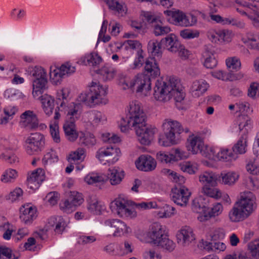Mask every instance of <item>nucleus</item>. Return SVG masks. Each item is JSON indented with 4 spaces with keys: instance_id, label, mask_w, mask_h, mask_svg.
I'll use <instances>...</instances> for the list:
<instances>
[{
    "instance_id": "39",
    "label": "nucleus",
    "mask_w": 259,
    "mask_h": 259,
    "mask_svg": "<svg viewBox=\"0 0 259 259\" xmlns=\"http://www.w3.org/2000/svg\"><path fill=\"white\" fill-rule=\"evenodd\" d=\"M223 210L222 205L220 203H217L211 208H207L206 212H204V220H207L211 217H214L221 213Z\"/></svg>"
},
{
    "instance_id": "37",
    "label": "nucleus",
    "mask_w": 259,
    "mask_h": 259,
    "mask_svg": "<svg viewBox=\"0 0 259 259\" xmlns=\"http://www.w3.org/2000/svg\"><path fill=\"white\" fill-rule=\"evenodd\" d=\"M97 73L102 75L104 80H110L114 77L116 70L111 66L107 65L98 70Z\"/></svg>"
},
{
    "instance_id": "40",
    "label": "nucleus",
    "mask_w": 259,
    "mask_h": 259,
    "mask_svg": "<svg viewBox=\"0 0 259 259\" xmlns=\"http://www.w3.org/2000/svg\"><path fill=\"white\" fill-rule=\"evenodd\" d=\"M210 18L212 20L222 24H232L233 25L236 26L240 25L241 24V22L237 21L233 18H223L219 15H211Z\"/></svg>"
},
{
    "instance_id": "38",
    "label": "nucleus",
    "mask_w": 259,
    "mask_h": 259,
    "mask_svg": "<svg viewBox=\"0 0 259 259\" xmlns=\"http://www.w3.org/2000/svg\"><path fill=\"white\" fill-rule=\"evenodd\" d=\"M218 156L220 160L224 161H232L238 158V156L234 154L232 150L228 149H222L218 153Z\"/></svg>"
},
{
    "instance_id": "24",
    "label": "nucleus",
    "mask_w": 259,
    "mask_h": 259,
    "mask_svg": "<svg viewBox=\"0 0 259 259\" xmlns=\"http://www.w3.org/2000/svg\"><path fill=\"white\" fill-rule=\"evenodd\" d=\"M144 75H148L149 77L155 78L160 74V68L155 58H148L145 61Z\"/></svg>"
},
{
    "instance_id": "4",
    "label": "nucleus",
    "mask_w": 259,
    "mask_h": 259,
    "mask_svg": "<svg viewBox=\"0 0 259 259\" xmlns=\"http://www.w3.org/2000/svg\"><path fill=\"white\" fill-rule=\"evenodd\" d=\"M163 135H160L159 144L164 147H168L177 143L176 137L183 131L180 122L175 120H165L162 124Z\"/></svg>"
},
{
    "instance_id": "23",
    "label": "nucleus",
    "mask_w": 259,
    "mask_h": 259,
    "mask_svg": "<svg viewBox=\"0 0 259 259\" xmlns=\"http://www.w3.org/2000/svg\"><path fill=\"white\" fill-rule=\"evenodd\" d=\"M20 117L25 127L30 130H34L38 127V120L37 116L32 111H26Z\"/></svg>"
},
{
    "instance_id": "57",
    "label": "nucleus",
    "mask_w": 259,
    "mask_h": 259,
    "mask_svg": "<svg viewBox=\"0 0 259 259\" xmlns=\"http://www.w3.org/2000/svg\"><path fill=\"white\" fill-rule=\"evenodd\" d=\"M176 36L173 34H170L168 36L165 37L164 38L161 39V44L162 45L163 48H166L168 50V48L171 46L175 39Z\"/></svg>"
},
{
    "instance_id": "51",
    "label": "nucleus",
    "mask_w": 259,
    "mask_h": 259,
    "mask_svg": "<svg viewBox=\"0 0 259 259\" xmlns=\"http://www.w3.org/2000/svg\"><path fill=\"white\" fill-rule=\"evenodd\" d=\"M180 36L184 39H192L198 37L199 32L197 30L193 31L191 29H185L180 31Z\"/></svg>"
},
{
    "instance_id": "18",
    "label": "nucleus",
    "mask_w": 259,
    "mask_h": 259,
    "mask_svg": "<svg viewBox=\"0 0 259 259\" xmlns=\"http://www.w3.org/2000/svg\"><path fill=\"white\" fill-rule=\"evenodd\" d=\"M120 154V150L115 145H111L106 148H101L97 152L96 157L100 160H103L105 157L108 160L118 159L117 157Z\"/></svg>"
},
{
    "instance_id": "42",
    "label": "nucleus",
    "mask_w": 259,
    "mask_h": 259,
    "mask_svg": "<svg viewBox=\"0 0 259 259\" xmlns=\"http://www.w3.org/2000/svg\"><path fill=\"white\" fill-rule=\"evenodd\" d=\"M212 187L204 185L202 188V192L207 197L218 199L221 197V192L218 189Z\"/></svg>"
},
{
    "instance_id": "62",
    "label": "nucleus",
    "mask_w": 259,
    "mask_h": 259,
    "mask_svg": "<svg viewBox=\"0 0 259 259\" xmlns=\"http://www.w3.org/2000/svg\"><path fill=\"white\" fill-rule=\"evenodd\" d=\"M17 176V172L15 169H9L6 171V173L3 176L2 181L5 183L10 182L9 179H7L5 177H9V178L15 179Z\"/></svg>"
},
{
    "instance_id": "63",
    "label": "nucleus",
    "mask_w": 259,
    "mask_h": 259,
    "mask_svg": "<svg viewBox=\"0 0 259 259\" xmlns=\"http://www.w3.org/2000/svg\"><path fill=\"white\" fill-rule=\"evenodd\" d=\"M172 154H174V156L175 157L174 159V161H178L182 159L187 158L188 157V155L185 152L181 151L180 149L178 148L175 149L174 150V153Z\"/></svg>"
},
{
    "instance_id": "60",
    "label": "nucleus",
    "mask_w": 259,
    "mask_h": 259,
    "mask_svg": "<svg viewBox=\"0 0 259 259\" xmlns=\"http://www.w3.org/2000/svg\"><path fill=\"white\" fill-rule=\"evenodd\" d=\"M217 65V61L215 59L213 55L207 57L204 62V65L207 68L212 69L215 67Z\"/></svg>"
},
{
    "instance_id": "2",
    "label": "nucleus",
    "mask_w": 259,
    "mask_h": 259,
    "mask_svg": "<svg viewBox=\"0 0 259 259\" xmlns=\"http://www.w3.org/2000/svg\"><path fill=\"white\" fill-rule=\"evenodd\" d=\"M255 197L253 193L247 191L241 195L229 213L231 221L237 222L247 218L253 209Z\"/></svg>"
},
{
    "instance_id": "61",
    "label": "nucleus",
    "mask_w": 259,
    "mask_h": 259,
    "mask_svg": "<svg viewBox=\"0 0 259 259\" xmlns=\"http://www.w3.org/2000/svg\"><path fill=\"white\" fill-rule=\"evenodd\" d=\"M66 224L64 219L61 217H58V221L55 226V231L59 234H61L65 230Z\"/></svg>"
},
{
    "instance_id": "14",
    "label": "nucleus",
    "mask_w": 259,
    "mask_h": 259,
    "mask_svg": "<svg viewBox=\"0 0 259 259\" xmlns=\"http://www.w3.org/2000/svg\"><path fill=\"white\" fill-rule=\"evenodd\" d=\"M191 193L184 186L176 185L171 190L172 200L177 205L186 206L188 202Z\"/></svg>"
},
{
    "instance_id": "64",
    "label": "nucleus",
    "mask_w": 259,
    "mask_h": 259,
    "mask_svg": "<svg viewBox=\"0 0 259 259\" xmlns=\"http://www.w3.org/2000/svg\"><path fill=\"white\" fill-rule=\"evenodd\" d=\"M171 45V46L168 48V50L172 53L178 52L183 48V45L176 38Z\"/></svg>"
},
{
    "instance_id": "26",
    "label": "nucleus",
    "mask_w": 259,
    "mask_h": 259,
    "mask_svg": "<svg viewBox=\"0 0 259 259\" xmlns=\"http://www.w3.org/2000/svg\"><path fill=\"white\" fill-rule=\"evenodd\" d=\"M38 99L41 101L45 113L48 116L51 115L54 110V98L48 94H45L39 97Z\"/></svg>"
},
{
    "instance_id": "50",
    "label": "nucleus",
    "mask_w": 259,
    "mask_h": 259,
    "mask_svg": "<svg viewBox=\"0 0 259 259\" xmlns=\"http://www.w3.org/2000/svg\"><path fill=\"white\" fill-rule=\"evenodd\" d=\"M19 256H17L12 253V250L11 248L1 246V257L0 259H18Z\"/></svg>"
},
{
    "instance_id": "48",
    "label": "nucleus",
    "mask_w": 259,
    "mask_h": 259,
    "mask_svg": "<svg viewBox=\"0 0 259 259\" xmlns=\"http://www.w3.org/2000/svg\"><path fill=\"white\" fill-rule=\"evenodd\" d=\"M89 64L95 66L99 64L102 61V59L97 53L93 52L85 56Z\"/></svg>"
},
{
    "instance_id": "6",
    "label": "nucleus",
    "mask_w": 259,
    "mask_h": 259,
    "mask_svg": "<svg viewBox=\"0 0 259 259\" xmlns=\"http://www.w3.org/2000/svg\"><path fill=\"white\" fill-rule=\"evenodd\" d=\"M31 74L33 77L32 95L34 97H36L48 88L47 72L42 67L36 66L31 71Z\"/></svg>"
},
{
    "instance_id": "21",
    "label": "nucleus",
    "mask_w": 259,
    "mask_h": 259,
    "mask_svg": "<svg viewBox=\"0 0 259 259\" xmlns=\"http://www.w3.org/2000/svg\"><path fill=\"white\" fill-rule=\"evenodd\" d=\"M176 87H171L170 91V98L174 97L176 106L179 109H184V100L185 98V93L181 89V85L179 81L177 79Z\"/></svg>"
},
{
    "instance_id": "46",
    "label": "nucleus",
    "mask_w": 259,
    "mask_h": 259,
    "mask_svg": "<svg viewBox=\"0 0 259 259\" xmlns=\"http://www.w3.org/2000/svg\"><path fill=\"white\" fill-rule=\"evenodd\" d=\"M96 139L93 134H88L86 136L83 135L79 137V143L81 145L86 146H92L96 144Z\"/></svg>"
},
{
    "instance_id": "13",
    "label": "nucleus",
    "mask_w": 259,
    "mask_h": 259,
    "mask_svg": "<svg viewBox=\"0 0 259 259\" xmlns=\"http://www.w3.org/2000/svg\"><path fill=\"white\" fill-rule=\"evenodd\" d=\"M26 150L29 155L34 152L41 151L45 144V137L43 135L39 133H32L26 140Z\"/></svg>"
},
{
    "instance_id": "33",
    "label": "nucleus",
    "mask_w": 259,
    "mask_h": 259,
    "mask_svg": "<svg viewBox=\"0 0 259 259\" xmlns=\"http://www.w3.org/2000/svg\"><path fill=\"white\" fill-rule=\"evenodd\" d=\"M218 175V183L229 186L234 184L238 178V175L234 172H223Z\"/></svg>"
},
{
    "instance_id": "52",
    "label": "nucleus",
    "mask_w": 259,
    "mask_h": 259,
    "mask_svg": "<svg viewBox=\"0 0 259 259\" xmlns=\"http://www.w3.org/2000/svg\"><path fill=\"white\" fill-rule=\"evenodd\" d=\"M84 150L82 148H78L76 151L70 154L68 159V161L75 162L76 160L82 159L84 158Z\"/></svg>"
},
{
    "instance_id": "58",
    "label": "nucleus",
    "mask_w": 259,
    "mask_h": 259,
    "mask_svg": "<svg viewBox=\"0 0 259 259\" xmlns=\"http://www.w3.org/2000/svg\"><path fill=\"white\" fill-rule=\"evenodd\" d=\"M141 46V44L136 40H127L125 41L123 43L121 44V47H124L125 50H127L129 48L135 49L137 47L139 48Z\"/></svg>"
},
{
    "instance_id": "25",
    "label": "nucleus",
    "mask_w": 259,
    "mask_h": 259,
    "mask_svg": "<svg viewBox=\"0 0 259 259\" xmlns=\"http://www.w3.org/2000/svg\"><path fill=\"white\" fill-rule=\"evenodd\" d=\"M192 23H190L187 17L182 12L179 11L176 12L173 16V18L170 21V19L168 21L172 23L175 25H180L182 26H188L192 25L196 22V18L194 16H192Z\"/></svg>"
},
{
    "instance_id": "59",
    "label": "nucleus",
    "mask_w": 259,
    "mask_h": 259,
    "mask_svg": "<svg viewBox=\"0 0 259 259\" xmlns=\"http://www.w3.org/2000/svg\"><path fill=\"white\" fill-rule=\"evenodd\" d=\"M9 37L7 31L2 28L0 29V46H6L9 43Z\"/></svg>"
},
{
    "instance_id": "17",
    "label": "nucleus",
    "mask_w": 259,
    "mask_h": 259,
    "mask_svg": "<svg viewBox=\"0 0 259 259\" xmlns=\"http://www.w3.org/2000/svg\"><path fill=\"white\" fill-rule=\"evenodd\" d=\"M137 168L144 171L153 170L156 166V162L154 158L148 154H143L136 160Z\"/></svg>"
},
{
    "instance_id": "55",
    "label": "nucleus",
    "mask_w": 259,
    "mask_h": 259,
    "mask_svg": "<svg viewBox=\"0 0 259 259\" xmlns=\"http://www.w3.org/2000/svg\"><path fill=\"white\" fill-rule=\"evenodd\" d=\"M50 133L51 134L52 137L53 139V140L56 143H59L60 142V138L59 135V127L58 125L54 124L52 125L51 124L50 126Z\"/></svg>"
},
{
    "instance_id": "32",
    "label": "nucleus",
    "mask_w": 259,
    "mask_h": 259,
    "mask_svg": "<svg viewBox=\"0 0 259 259\" xmlns=\"http://www.w3.org/2000/svg\"><path fill=\"white\" fill-rule=\"evenodd\" d=\"M20 44L25 50L28 51H32L39 48V43L35 37L26 36L21 40Z\"/></svg>"
},
{
    "instance_id": "41",
    "label": "nucleus",
    "mask_w": 259,
    "mask_h": 259,
    "mask_svg": "<svg viewBox=\"0 0 259 259\" xmlns=\"http://www.w3.org/2000/svg\"><path fill=\"white\" fill-rule=\"evenodd\" d=\"M143 52V51L141 49L138 51V58L134 62L132 59H129L126 64L130 66L131 69H136L142 67L144 62V56L142 55Z\"/></svg>"
},
{
    "instance_id": "53",
    "label": "nucleus",
    "mask_w": 259,
    "mask_h": 259,
    "mask_svg": "<svg viewBox=\"0 0 259 259\" xmlns=\"http://www.w3.org/2000/svg\"><path fill=\"white\" fill-rule=\"evenodd\" d=\"M226 65L229 68L237 71L241 67V62L239 59L233 57L226 60Z\"/></svg>"
},
{
    "instance_id": "19",
    "label": "nucleus",
    "mask_w": 259,
    "mask_h": 259,
    "mask_svg": "<svg viewBox=\"0 0 259 259\" xmlns=\"http://www.w3.org/2000/svg\"><path fill=\"white\" fill-rule=\"evenodd\" d=\"M188 140V144L187 145V148L188 151L192 152L193 154H196L198 152L201 153L205 157H207L208 155V150H210L213 154L214 153L212 150H210V148L208 149V147H204L203 143L200 140V138L195 137Z\"/></svg>"
},
{
    "instance_id": "30",
    "label": "nucleus",
    "mask_w": 259,
    "mask_h": 259,
    "mask_svg": "<svg viewBox=\"0 0 259 259\" xmlns=\"http://www.w3.org/2000/svg\"><path fill=\"white\" fill-rule=\"evenodd\" d=\"M200 247L206 250L215 252L224 251L226 249V245L224 243L211 239L210 242L202 240Z\"/></svg>"
},
{
    "instance_id": "8",
    "label": "nucleus",
    "mask_w": 259,
    "mask_h": 259,
    "mask_svg": "<svg viewBox=\"0 0 259 259\" xmlns=\"http://www.w3.org/2000/svg\"><path fill=\"white\" fill-rule=\"evenodd\" d=\"M67 119L63 125V130L66 139L70 142L75 141L78 137L75 122L79 117L78 110L70 109L67 114Z\"/></svg>"
},
{
    "instance_id": "1",
    "label": "nucleus",
    "mask_w": 259,
    "mask_h": 259,
    "mask_svg": "<svg viewBox=\"0 0 259 259\" xmlns=\"http://www.w3.org/2000/svg\"><path fill=\"white\" fill-rule=\"evenodd\" d=\"M126 117L122 118L119 125L122 132H126L130 126L134 128L138 140L143 145L148 146L153 140L156 128L146 123L147 117L139 102L131 103Z\"/></svg>"
},
{
    "instance_id": "22",
    "label": "nucleus",
    "mask_w": 259,
    "mask_h": 259,
    "mask_svg": "<svg viewBox=\"0 0 259 259\" xmlns=\"http://www.w3.org/2000/svg\"><path fill=\"white\" fill-rule=\"evenodd\" d=\"M20 212V218L25 224H31L37 217L36 209L29 205L22 206Z\"/></svg>"
},
{
    "instance_id": "20",
    "label": "nucleus",
    "mask_w": 259,
    "mask_h": 259,
    "mask_svg": "<svg viewBox=\"0 0 259 259\" xmlns=\"http://www.w3.org/2000/svg\"><path fill=\"white\" fill-rule=\"evenodd\" d=\"M178 242L183 246L188 245L195 240L193 230L189 226L183 227L177 234Z\"/></svg>"
},
{
    "instance_id": "29",
    "label": "nucleus",
    "mask_w": 259,
    "mask_h": 259,
    "mask_svg": "<svg viewBox=\"0 0 259 259\" xmlns=\"http://www.w3.org/2000/svg\"><path fill=\"white\" fill-rule=\"evenodd\" d=\"M88 210L94 214H100L105 209L104 206L99 204V202L95 196H90L87 199Z\"/></svg>"
},
{
    "instance_id": "45",
    "label": "nucleus",
    "mask_w": 259,
    "mask_h": 259,
    "mask_svg": "<svg viewBox=\"0 0 259 259\" xmlns=\"http://www.w3.org/2000/svg\"><path fill=\"white\" fill-rule=\"evenodd\" d=\"M175 158L173 154H168L162 151H159L156 154V159L160 163H170L174 161Z\"/></svg>"
},
{
    "instance_id": "54",
    "label": "nucleus",
    "mask_w": 259,
    "mask_h": 259,
    "mask_svg": "<svg viewBox=\"0 0 259 259\" xmlns=\"http://www.w3.org/2000/svg\"><path fill=\"white\" fill-rule=\"evenodd\" d=\"M23 190L20 188H16L13 191L6 196L7 200H10L13 202L19 199L23 195Z\"/></svg>"
},
{
    "instance_id": "43",
    "label": "nucleus",
    "mask_w": 259,
    "mask_h": 259,
    "mask_svg": "<svg viewBox=\"0 0 259 259\" xmlns=\"http://www.w3.org/2000/svg\"><path fill=\"white\" fill-rule=\"evenodd\" d=\"M42 161L44 165L51 167L58 162V158L56 153L52 151L45 155Z\"/></svg>"
},
{
    "instance_id": "5",
    "label": "nucleus",
    "mask_w": 259,
    "mask_h": 259,
    "mask_svg": "<svg viewBox=\"0 0 259 259\" xmlns=\"http://www.w3.org/2000/svg\"><path fill=\"white\" fill-rule=\"evenodd\" d=\"M148 236L154 244L164 249L171 251L175 248V243L168 238L164 227L158 223H153L151 226Z\"/></svg>"
},
{
    "instance_id": "35",
    "label": "nucleus",
    "mask_w": 259,
    "mask_h": 259,
    "mask_svg": "<svg viewBox=\"0 0 259 259\" xmlns=\"http://www.w3.org/2000/svg\"><path fill=\"white\" fill-rule=\"evenodd\" d=\"M239 128L240 131H243L244 134H247L251 126V120L246 115H239L238 118Z\"/></svg>"
},
{
    "instance_id": "36",
    "label": "nucleus",
    "mask_w": 259,
    "mask_h": 259,
    "mask_svg": "<svg viewBox=\"0 0 259 259\" xmlns=\"http://www.w3.org/2000/svg\"><path fill=\"white\" fill-rule=\"evenodd\" d=\"M247 140L246 138L241 137L237 142L232 147L234 154L238 156V154H244L247 150Z\"/></svg>"
},
{
    "instance_id": "7",
    "label": "nucleus",
    "mask_w": 259,
    "mask_h": 259,
    "mask_svg": "<svg viewBox=\"0 0 259 259\" xmlns=\"http://www.w3.org/2000/svg\"><path fill=\"white\" fill-rule=\"evenodd\" d=\"M177 83V79L174 77H170L168 83L161 79L157 80L154 88L155 99L164 102L169 101L170 99L171 87H176Z\"/></svg>"
},
{
    "instance_id": "16",
    "label": "nucleus",
    "mask_w": 259,
    "mask_h": 259,
    "mask_svg": "<svg viewBox=\"0 0 259 259\" xmlns=\"http://www.w3.org/2000/svg\"><path fill=\"white\" fill-rule=\"evenodd\" d=\"M112 208L115 205L116 206V213L121 217L134 218L136 216V212L132 209H130L126 203V201L123 199H116L112 202Z\"/></svg>"
},
{
    "instance_id": "34",
    "label": "nucleus",
    "mask_w": 259,
    "mask_h": 259,
    "mask_svg": "<svg viewBox=\"0 0 259 259\" xmlns=\"http://www.w3.org/2000/svg\"><path fill=\"white\" fill-rule=\"evenodd\" d=\"M162 45L161 40L158 41L157 40L152 39L149 41L148 44V50L152 55L161 57L162 55Z\"/></svg>"
},
{
    "instance_id": "15",
    "label": "nucleus",
    "mask_w": 259,
    "mask_h": 259,
    "mask_svg": "<svg viewBox=\"0 0 259 259\" xmlns=\"http://www.w3.org/2000/svg\"><path fill=\"white\" fill-rule=\"evenodd\" d=\"M83 199L78 192H73L68 199L60 204V208L64 211L69 212L75 209L76 207L82 203Z\"/></svg>"
},
{
    "instance_id": "44",
    "label": "nucleus",
    "mask_w": 259,
    "mask_h": 259,
    "mask_svg": "<svg viewBox=\"0 0 259 259\" xmlns=\"http://www.w3.org/2000/svg\"><path fill=\"white\" fill-rule=\"evenodd\" d=\"M107 178L102 175L98 174H89L84 178V181L88 184L91 185L96 183L104 182Z\"/></svg>"
},
{
    "instance_id": "28",
    "label": "nucleus",
    "mask_w": 259,
    "mask_h": 259,
    "mask_svg": "<svg viewBox=\"0 0 259 259\" xmlns=\"http://www.w3.org/2000/svg\"><path fill=\"white\" fill-rule=\"evenodd\" d=\"M119 167H113L108 169L107 178L112 185H116L120 183L124 177V172L119 170Z\"/></svg>"
},
{
    "instance_id": "31",
    "label": "nucleus",
    "mask_w": 259,
    "mask_h": 259,
    "mask_svg": "<svg viewBox=\"0 0 259 259\" xmlns=\"http://www.w3.org/2000/svg\"><path fill=\"white\" fill-rule=\"evenodd\" d=\"M218 178L219 177L218 174L212 171H205L199 176V181L208 186L214 187L218 183Z\"/></svg>"
},
{
    "instance_id": "10",
    "label": "nucleus",
    "mask_w": 259,
    "mask_h": 259,
    "mask_svg": "<svg viewBox=\"0 0 259 259\" xmlns=\"http://www.w3.org/2000/svg\"><path fill=\"white\" fill-rule=\"evenodd\" d=\"M128 88L137 93H142L146 95L148 91L151 90V77L148 75L138 74L130 82L126 83Z\"/></svg>"
},
{
    "instance_id": "56",
    "label": "nucleus",
    "mask_w": 259,
    "mask_h": 259,
    "mask_svg": "<svg viewBox=\"0 0 259 259\" xmlns=\"http://www.w3.org/2000/svg\"><path fill=\"white\" fill-rule=\"evenodd\" d=\"M42 172L41 168H37L36 170L33 171L31 175L27 178V181L29 184L36 182L38 184L39 177L40 173Z\"/></svg>"
},
{
    "instance_id": "11",
    "label": "nucleus",
    "mask_w": 259,
    "mask_h": 259,
    "mask_svg": "<svg viewBox=\"0 0 259 259\" xmlns=\"http://www.w3.org/2000/svg\"><path fill=\"white\" fill-rule=\"evenodd\" d=\"M75 71V67L71 66L69 63L62 64L59 68L54 70L50 68V79L53 84L57 85L60 84L62 78L66 74H71Z\"/></svg>"
},
{
    "instance_id": "49",
    "label": "nucleus",
    "mask_w": 259,
    "mask_h": 259,
    "mask_svg": "<svg viewBox=\"0 0 259 259\" xmlns=\"http://www.w3.org/2000/svg\"><path fill=\"white\" fill-rule=\"evenodd\" d=\"M180 168L184 172L190 175L194 174L197 170V168L193 166L189 161L183 162L179 164Z\"/></svg>"
},
{
    "instance_id": "9",
    "label": "nucleus",
    "mask_w": 259,
    "mask_h": 259,
    "mask_svg": "<svg viewBox=\"0 0 259 259\" xmlns=\"http://www.w3.org/2000/svg\"><path fill=\"white\" fill-rule=\"evenodd\" d=\"M141 15L145 17L146 21L151 25V27L153 28V32L155 36L164 35L171 31L169 26L163 25L160 17L147 11L142 12Z\"/></svg>"
},
{
    "instance_id": "47",
    "label": "nucleus",
    "mask_w": 259,
    "mask_h": 259,
    "mask_svg": "<svg viewBox=\"0 0 259 259\" xmlns=\"http://www.w3.org/2000/svg\"><path fill=\"white\" fill-rule=\"evenodd\" d=\"M248 248L252 259L259 258V240H254L250 242Z\"/></svg>"
},
{
    "instance_id": "12",
    "label": "nucleus",
    "mask_w": 259,
    "mask_h": 259,
    "mask_svg": "<svg viewBox=\"0 0 259 259\" xmlns=\"http://www.w3.org/2000/svg\"><path fill=\"white\" fill-rule=\"evenodd\" d=\"M105 232L113 233L114 237H120L128 233L126 224L118 219H108L105 221Z\"/></svg>"
},
{
    "instance_id": "3",
    "label": "nucleus",
    "mask_w": 259,
    "mask_h": 259,
    "mask_svg": "<svg viewBox=\"0 0 259 259\" xmlns=\"http://www.w3.org/2000/svg\"><path fill=\"white\" fill-rule=\"evenodd\" d=\"M89 88L88 91L79 95L78 98L79 102L94 105L100 104H106L107 103L108 100L105 98L107 94V89L103 88L102 86L93 81L89 86Z\"/></svg>"
},
{
    "instance_id": "27",
    "label": "nucleus",
    "mask_w": 259,
    "mask_h": 259,
    "mask_svg": "<svg viewBox=\"0 0 259 259\" xmlns=\"http://www.w3.org/2000/svg\"><path fill=\"white\" fill-rule=\"evenodd\" d=\"M208 84L203 80H195L191 87V92L192 95L198 97L202 95L208 89Z\"/></svg>"
}]
</instances>
